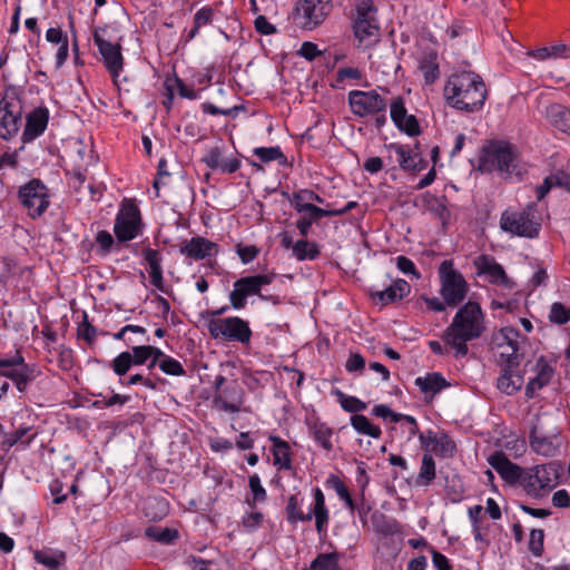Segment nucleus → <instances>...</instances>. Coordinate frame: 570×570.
<instances>
[{"mask_svg": "<svg viewBox=\"0 0 570 570\" xmlns=\"http://www.w3.org/2000/svg\"><path fill=\"white\" fill-rule=\"evenodd\" d=\"M391 147L397 154L399 164L402 169L416 171L425 167V164L420 154L412 153L401 145H392Z\"/></svg>", "mask_w": 570, "mask_h": 570, "instance_id": "2f4dec72", "label": "nucleus"}, {"mask_svg": "<svg viewBox=\"0 0 570 570\" xmlns=\"http://www.w3.org/2000/svg\"><path fill=\"white\" fill-rule=\"evenodd\" d=\"M268 440L273 444L272 452L274 464L279 465L281 469L291 470L292 460L288 443L276 435H271Z\"/></svg>", "mask_w": 570, "mask_h": 570, "instance_id": "7c9ffc66", "label": "nucleus"}, {"mask_svg": "<svg viewBox=\"0 0 570 570\" xmlns=\"http://www.w3.org/2000/svg\"><path fill=\"white\" fill-rule=\"evenodd\" d=\"M531 449L543 456H554L560 449L561 441L557 429L544 430L542 425H534L529 436Z\"/></svg>", "mask_w": 570, "mask_h": 570, "instance_id": "dca6fc26", "label": "nucleus"}, {"mask_svg": "<svg viewBox=\"0 0 570 570\" xmlns=\"http://www.w3.org/2000/svg\"><path fill=\"white\" fill-rule=\"evenodd\" d=\"M391 118L395 126H400V122L407 116V111L402 97H396L390 105Z\"/></svg>", "mask_w": 570, "mask_h": 570, "instance_id": "6e6d98bb", "label": "nucleus"}, {"mask_svg": "<svg viewBox=\"0 0 570 570\" xmlns=\"http://www.w3.org/2000/svg\"><path fill=\"white\" fill-rule=\"evenodd\" d=\"M488 97L481 76L473 71H462L449 77L444 86L446 104L464 112L479 111Z\"/></svg>", "mask_w": 570, "mask_h": 570, "instance_id": "f257e3e1", "label": "nucleus"}, {"mask_svg": "<svg viewBox=\"0 0 570 570\" xmlns=\"http://www.w3.org/2000/svg\"><path fill=\"white\" fill-rule=\"evenodd\" d=\"M254 155L263 163L273 160L278 161L279 165H285L287 159L278 146L275 147H257L254 149Z\"/></svg>", "mask_w": 570, "mask_h": 570, "instance_id": "a19ab883", "label": "nucleus"}, {"mask_svg": "<svg viewBox=\"0 0 570 570\" xmlns=\"http://www.w3.org/2000/svg\"><path fill=\"white\" fill-rule=\"evenodd\" d=\"M356 16L353 32L358 47L368 48L380 39V26L376 19V8L372 0H360L356 4Z\"/></svg>", "mask_w": 570, "mask_h": 570, "instance_id": "39448f33", "label": "nucleus"}, {"mask_svg": "<svg viewBox=\"0 0 570 570\" xmlns=\"http://www.w3.org/2000/svg\"><path fill=\"white\" fill-rule=\"evenodd\" d=\"M351 425L357 433L374 439H379L382 434L380 426L374 425L365 415L362 414H354L351 417Z\"/></svg>", "mask_w": 570, "mask_h": 570, "instance_id": "72a5a7b5", "label": "nucleus"}, {"mask_svg": "<svg viewBox=\"0 0 570 570\" xmlns=\"http://www.w3.org/2000/svg\"><path fill=\"white\" fill-rule=\"evenodd\" d=\"M207 330L214 340L237 342L242 345H248L253 335L248 322L237 316L209 318Z\"/></svg>", "mask_w": 570, "mask_h": 570, "instance_id": "6e6552de", "label": "nucleus"}, {"mask_svg": "<svg viewBox=\"0 0 570 570\" xmlns=\"http://www.w3.org/2000/svg\"><path fill=\"white\" fill-rule=\"evenodd\" d=\"M414 384L425 396H429L430 399L449 386L446 380L438 372L428 373L424 376L416 377Z\"/></svg>", "mask_w": 570, "mask_h": 570, "instance_id": "cd10ccee", "label": "nucleus"}, {"mask_svg": "<svg viewBox=\"0 0 570 570\" xmlns=\"http://www.w3.org/2000/svg\"><path fill=\"white\" fill-rule=\"evenodd\" d=\"M264 520L263 513L258 511L248 512L243 517V525L245 529L253 531L257 529Z\"/></svg>", "mask_w": 570, "mask_h": 570, "instance_id": "0e129e2a", "label": "nucleus"}, {"mask_svg": "<svg viewBox=\"0 0 570 570\" xmlns=\"http://www.w3.org/2000/svg\"><path fill=\"white\" fill-rule=\"evenodd\" d=\"M214 10L209 7H204L199 9L194 16V27L188 32V40H191L196 37L199 29L206 24H209L213 21Z\"/></svg>", "mask_w": 570, "mask_h": 570, "instance_id": "c03bdc74", "label": "nucleus"}, {"mask_svg": "<svg viewBox=\"0 0 570 570\" xmlns=\"http://www.w3.org/2000/svg\"><path fill=\"white\" fill-rule=\"evenodd\" d=\"M161 380L159 377L153 379V377H145L141 374H135L129 377V380L126 382L127 385H135L138 383H141L144 386L156 390L158 386V382Z\"/></svg>", "mask_w": 570, "mask_h": 570, "instance_id": "338daca9", "label": "nucleus"}, {"mask_svg": "<svg viewBox=\"0 0 570 570\" xmlns=\"http://www.w3.org/2000/svg\"><path fill=\"white\" fill-rule=\"evenodd\" d=\"M159 368L167 375L183 376L186 374L181 363L169 355L161 360Z\"/></svg>", "mask_w": 570, "mask_h": 570, "instance_id": "864d4df0", "label": "nucleus"}, {"mask_svg": "<svg viewBox=\"0 0 570 570\" xmlns=\"http://www.w3.org/2000/svg\"><path fill=\"white\" fill-rule=\"evenodd\" d=\"M549 320L559 325L568 323L570 321V308H567L559 302L553 303L550 308Z\"/></svg>", "mask_w": 570, "mask_h": 570, "instance_id": "603ef678", "label": "nucleus"}, {"mask_svg": "<svg viewBox=\"0 0 570 570\" xmlns=\"http://www.w3.org/2000/svg\"><path fill=\"white\" fill-rule=\"evenodd\" d=\"M420 69L423 72L424 79L428 83L434 82L440 75L439 65L435 57L433 56L422 59L420 61Z\"/></svg>", "mask_w": 570, "mask_h": 570, "instance_id": "de8ad7c7", "label": "nucleus"}, {"mask_svg": "<svg viewBox=\"0 0 570 570\" xmlns=\"http://www.w3.org/2000/svg\"><path fill=\"white\" fill-rule=\"evenodd\" d=\"M202 161L213 170H219L223 174H233L240 167V161L235 158H225L220 147L210 148L202 158Z\"/></svg>", "mask_w": 570, "mask_h": 570, "instance_id": "5701e85b", "label": "nucleus"}, {"mask_svg": "<svg viewBox=\"0 0 570 570\" xmlns=\"http://www.w3.org/2000/svg\"><path fill=\"white\" fill-rule=\"evenodd\" d=\"M297 212L306 213V215H304L296 222V227L303 237H306L308 235L313 223H316L318 219L323 217H333L334 214L331 213L330 209L321 208L315 205H299Z\"/></svg>", "mask_w": 570, "mask_h": 570, "instance_id": "a878e982", "label": "nucleus"}, {"mask_svg": "<svg viewBox=\"0 0 570 570\" xmlns=\"http://www.w3.org/2000/svg\"><path fill=\"white\" fill-rule=\"evenodd\" d=\"M291 205L298 210L299 205L306 206V205H313L312 202L316 203H324V199L316 194L315 191L311 189H301L296 193H293L291 199Z\"/></svg>", "mask_w": 570, "mask_h": 570, "instance_id": "79ce46f5", "label": "nucleus"}, {"mask_svg": "<svg viewBox=\"0 0 570 570\" xmlns=\"http://www.w3.org/2000/svg\"><path fill=\"white\" fill-rule=\"evenodd\" d=\"M92 38L102 57L105 67L110 72L112 79L116 80L124 67L120 45L106 40L98 30L94 32Z\"/></svg>", "mask_w": 570, "mask_h": 570, "instance_id": "f3484780", "label": "nucleus"}, {"mask_svg": "<svg viewBox=\"0 0 570 570\" xmlns=\"http://www.w3.org/2000/svg\"><path fill=\"white\" fill-rule=\"evenodd\" d=\"M440 294L450 307L461 304L468 293L469 285L463 275L453 267L452 261H443L439 266Z\"/></svg>", "mask_w": 570, "mask_h": 570, "instance_id": "0eeeda50", "label": "nucleus"}, {"mask_svg": "<svg viewBox=\"0 0 570 570\" xmlns=\"http://www.w3.org/2000/svg\"><path fill=\"white\" fill-rule=\"evenodd\" d=\"M35 560L43 564L50 570H58L61 562L65 560L62 552L56 553L47 550H38L35 552Z\"/></svg>", "mask_w": 570, "mask_h": 570, "instance_id": "ea45409f", "label": "nucleus"}, {"mask_svg": "<svg viewBox=\"0 0 570 570\" xmlns=\"http://www.w3.org/2000/svg\"><path fill=\"white\" fill-rule=\"evenodd\" d=\"M534 376L531 377L525 386V394L528 397H533L534 394L546 386L552 379L554 373L553 367L540 356L533 366Z\"/></svg>", "mask_w": 570, "mask_h": 570, "instance_id": "b1692460", "label": "nucleus"}, {"mask_svg": "<svg viewBox=\"0 0 570 570\" xmlns=\"http://www.w3.org/2000/svg\"><path fill=\"white\" fill-rule=\"evenodd\" d=\"M411 292L410 284L402 278L393 281V283L384 289L371 291L372 298L382 305L396 303L406 297Z\"/></svg>", "mask_w": 570, "mask_h": 570, "instance_id": "4be33fe9", "label": "nucleus"}, {"mask_svg": "<svg viewBox=\"0 0 570 570\" xmlns=\"http://www.w3.org/2000/svg\"><path fill=\"white\" fill-rule=\"evenodd\" d=\"M96 243L99 247L100 254L106 255L110 252V248L114 245V237L109 232L100 230L96 236Z\"/></svg>", "mask_w": 570, "mask_h": 570, "instance_id": "e2e57ef3", "label": "nucleus"}, {"mask_svg": "<svg viewBox=\"0 0 570 570\" xmlns=\"http://www.w3.org/2000/svg\"><path fill=\"white\" fill-rule=\"evenodd\" d=\"M134 365L130 352H121L111 362V368L118 376H124Z\"/></svg>", "mask_w": 570, "mask_h": 570, "instance_id": "3c124183", "label": "nucleus"}, {"mask_svg": "<svg viewBox=\"0 0 570 570\" xmlns=\"http://www.w3.org/2000/svg\"><path fill=\"white\" fill-rule=\"evenodd\" d=\"M21 124V105L18 100H2L0 104V137L10 139Z\"/></svg>", "mask_w": 570, "mask_h": 570, "instance_id": "a211bd4d", "label": "nucleus"}, {"mask_svg": "<svg viewBox=\"0 0 570 570\" xmlns=\"http://www.w3.org/2000/svg\"><path fill=\"white\" fill-rule=\"evenodd\" d=\"M145 535L160 543H171L178 537V532L169 528L148 527Z\"/></svg>", "mask_w": 570, "mask_h": 570, "instance_id": "a18cd8bd", "label": "nucleus"}, {"mask_svg": "<svg viewBox=\"0 0 570 570\" xmlns=\"http://www.w3.org/2000/svg\"><path fill=\"white\" fill-rule=\"evenodd\" d=\"M311 433L313 439L326 451H331L333 449V444L331 442V438L333 435V431L331 428L326 426L324 423H315L311 428Z\"/></svg>", "mask_w": 570, "mask_h": 570, "instance_id": "58836bf2", "label": "nucleus"}, {"mask_svg": "<svg viewBox=\"0 0 570 570\" xmlns=\"http://www.w3.org/2000/svg\"><path fill=\"white\" fill-rule=\"evenodd\" d=\"M332 10V0H296L291 18L298 29L312 31L324 23Z\"/></svg>", "mask_w": 570, "mask_h": 570, "instance_id": "20e7f679", "label": "nucleus"}, {"mask_svg": "<svg viewBox=\"0 0 570 570\" xmlns=\"http://www.w3.org/2000/svg\"><path fill=\"white\" fill-rule=\"evenodd\" d=\"M514 368L501 367L502 373L498 379V389L508 395L515 393L523 384V377L514 372Z\"/></svg>", "mask_w": 570, "mask_h": 570, "instance_id": "c756f323", "label": "nucleus"}, {"mask_svg": "<svg viewBox=\"0 0 570 570\" xmlns=\"http://www.w3.org/2000/svg\"><path fill=\"white\" fill-rule=\"evenodd\" d=\"M36 435L37 432H35L31 426H20L14 431L6 434L3 444L8 445L9 448L16 445L17 443L28 445Z\"/></svg>", "mask_w": 570, "mask_h": 570, "instance_id": "f704fd0d", "label": "nucleus"}, {"mask_svg": "<svg viewBox=\"0 0 570 570\" xmlns=\"http://www.w3.org/2000/svg\"><path fill=\"white\" fill-rule=\"evenodd\" d=\"M396 127L412 137L421 132L420 125L413 115H407L404 120L400 122V126Z\"/></svg>", "mask_w": 570, "mask_h": 570, "instance_id": "680f3d73", "label": "nucleus"}, {"mask_svg": "<svg viewBox=\"0 0 570 570\" xmlns=\"http://www.w3.org/2000/svg\"><path fill=\"white\" fill-rule=\"evenodd\" d=\"M226 381L223 375L215 377L213 405L218 411L237 413L243 409L245 392L237 381L225 385Z\"/></svg>", "mask_w": 570, "mask_h": 570, "instance_id": "1a4fd4ad", "label": "nucleus"}, {"mask_svg": "<svg viewBox=\"0 0 570 570\" xmlns=\"http://www.w3.org/2000/svg\"><path fill=\"white\" fill-rule=\"evenodd\" d=\"M493 356L501 367H518L520 364L519 338L505 346L493 351Z\"/></svg>", "mask_w": 570, "mask_h": 570, "instance_id": "c85d7f7f", "label": "nucleus"}, {"mask_svg": "<svg viewBox=\"0 0 570 570\" xmlns=\"http://www.w3.org/2000/svg\"><path fill=\"white\" fill-rule=\"evenodd\" d=\"M484 332L483 313L475 302L464 304L453 317L451 325L445 330L444 342L455 350L458 357L468 354V341L479 338Z\"/></svg>", "mask_w": 570, "mask_h": 570, "instance_id": "f03ea898", "label": "nucleus"}, {"mask_svg": "<svg viewBox=\"0 0 570 570\" xmlns=\"http://www.w3.org/2000/svg\"><path fill=\"white\" fill-rule=\"evenodd\" d=\"M139 208L132 200L125 199L116 216L114 233L119 242L136 238L142 232Z\"/></svg>", "mask_w": 570, "mask_h": 570, "instance_id": "9b49d317", "label": "nucleus"}, {"mask_svg": "<svg viewBox=\"0 0 570 570\" xmlns=\"http://www.w3.org/2000/svg\"><path fill=\"white\" fill-rule=\"evenodd\" d=\"M340 554L336 552L320 553L311 563L312 570H342L338 564Z\"/></svg>", "mask_w": 570, "mask_h": 570, "instance_id": "4c0bfd02", "label": "nucleus"}, {"mask_svg": "<svg viewBox=\"0 0 570 570\" xmlns=\"http://www.w3.org/2000/svg\"><path fill=\"white\" fill-rule=\"evenodd\" d=\"M499 474L509 482L519 481L522 484L524 470L509 461V463L500 471Z\"/></svg>", "mask_w": 570, "mask_h": 570, "instance_id": "13d9d810", "label": "nucleus"}, {"mask_svg": "<svg viewBox=\"0 0 570 570\" xmlns=\"http://www.w3.org/2000/svg\"><path fill=\"white\" fill-rule=\"evenodd\" d=\"M431 450L441 456H452L456 451L455 443L444 433L433 436Z\"/></svg>", "mask_w": 570, "mask_h": 570, "instance_id": "37998d69", "label": "nucleus"}, {"mask_svg": "<svg viewBox=\"0 0 570 570\" xmlns=\"http://www.w3.org/2000/svg\"><path fill=\"white\" fill-rule=\"evenodd\" d=\"M179 252L186 257L195 261H202L215 256L218 252V246L216 243L205 237L196 236L186 242L180 247Z\"/></svg>", "mask_w": 570, "mask_h": 570, "instance_id": "412c9836", "label": "nucleus"}, {"mask_svg": "<svg viewBox=\"0 0 570 570\" xmlns=\"http://www.w3.org/2000/svg\"><path fill=\"white\" fill-rule=\"evenodd\" d=\"M19 199L31 218L40 217L49 206L48 189L39 179L21 186Z\"/></svg>", "mask_w": 570, "mask_h": 570, "instance_id": "4468645a", "label": "nucleus"}, {"mask_svg": "<svg viewBox=\"0 0 570 570\" xmlns=\"http://www.w3.org/2000/svg\"><path fill=\"white\" fill-rule=\"evenodd\" d=\"M274 279L273 274H258L238 278L229 293V302L233 308L242 309L246 306V299L249 296L257 295L263 299H268L261 291L263 286L269 285Z\"/></svg>", "mask_w": 570, "mask_h": 570, "instance_id": "9d476101", "label": "nucleus"}, {"mask_svg": "<svg viewBox=\"0 0 570 570\" xmlns=\"http://www.w3.org/2000/svg\"><path fill=\"white\" fill-rule=\"evenodd\" d=\"M249 489L253 493V503L249 502V505L253 508L254 503L263 502L266 500L267 493L266 490L261 484V479L257 474H253L248 480Z\"/></svg>", "mask_w": 570, "mask_h": 570, "instance_id": "5fc2aeb1", "label": "nucleus"}, {"mask_svg": "<svg viewBox=\"0 0 570 570\" xmlns=\"http://www.w3.org/2000/svg\"><path fill=\"white\" fill-rule=\"evenodd\" d=\"M544 532L541 529H533L530 532L529 550L535 557H540L543 552Z\"/></svg>", "mask_w": 570, "mask_h": 570, "instance_id": "4d7b16f0", "label": "nucleus"}, {"mask_svg": "<svg viewBox=\"0 0 570 570\" xmlns=\"http://www.w3.org/2000/svg\"><path fill=\"white\" fill-rule=\"evenodd\" d=\"M327 483L332 485V488L335 490L337 495L345 502V504L351 510H354V508H355L354 501L352 500L348 489L346 488L344 482L337 475L332 474L328 478Z\"/></svg>", "mask_w": 570, "mask_h": 570, "instance_id": "8fccbe9b", "label": "nucleus"}, {"mask_svg": "<svg viewBox=\"0 0 570 570\" xmlns=\"http://www.w3.org/2000/svg\"><path fill=\"white\" fill-rule=\"evenodd\" d=\"M557 478L558 470L553 463L532 466L524 470L522 487L528 494L539 497L541 491L554 487Z\"/></svg>", "mask_w": 570, "mask_h": 570, "instance_id": "ddd939ff", "label": "nucleus"}, {"mask_svg": "<svg viewBox=\"0 0 570 570\" xmlns=\"http://www.w3.org/2000/svg\"><path fill=\"white\" fill-rule=\"evenodd\" d=\"M479 275H487L490 283L511 288L513 283L507 276L504 268L494 257L480 255L473 262Z\"/></svg>", "mask_w": 570, "mask_h": 570, "instance_id": "aec40b11", "label": "nucleus"}, {"mask_svg": "<svg viewBox=\"0 0 570 570\" xmlns=\"http://www.w3.org/2000/svg\"><path fill=\"white\" fill-rule=\"evenodd\" d=\"M351 110L355 116L365 117L385 112L387 102L375 90H352L348 94Z\"/></svg>", "mask_w": 570, "mask_h": 570, "instance_id": "2eb2a0df", "label": "nucleus"}, {"mask_svg": "<svg viewBox=\"0 0 570 570\" xmlns=\"http://www.w3.org/2000/svg\"><path fill=\"white\" fill-rule=\"evenodd\" d=\"M97 330L88 322V316L83 313V321L79 324L77 330L78 338H82L91 344L96 338Z\"/></svg>", "mask_w": 570, "mask_h": 570, "instance_id": "bf43d9fd", "label": "nucleus"}, {"mask_svg": "<svg viewBox=\"0 0 570 570\" xmlns=\"http://www.w3.org/2000/svg\"><path fill=\"white\" fill-rule=\"evenodd\" d=\"M341 406L350 413L357 414L366 409V403L355 396H350L341 391L336 392Z\"/></svg>", "mask_w": 570, "mask_h": 570, "instance_id": "49530a36", "label": "nucleus"}, {"mask_svg": "<svg viewBox=\"0 0 570 570\" xmlns=\"http://www.w3.org/2000/svg\"><path fill=\"white\" fill-rule=\"evenodd\" d=\"M436 476L435 462L431 454L425 453L422 456L419 474L415 478L416 487L430 485Z\"/></svg>", "mask_w": 570, "mask_h": 570, "instance_id": "473e14b6", "label": "nucleus"}, {"mask_svg": "<svg viewBox=\"0 0 570 570\" xmlns=\"http://www.w3.org/2000/svg\"><path fill=\"white\" fill-rule=\"evenodd\" d=\"M302 503L303 499L297 494H292L287 499V504L285 507L287 522L291 524H296L299 521L309 522L314 517L316 531L318 533L324 532L330 520V512L326 508L325 497L322 490L320 488L314 489V507L306 513L302 510Z\"/></svg>", "mask_w": 570, "mask_h": 570, "instance_id": "7ed1b4c3", "label": "nucleus"}, {"mask_svg": "<svg viewBox=\"0 0 570 570\" xmlns=\"http://www.w3.org/2000/svg\"><path fill=\"white\" fill-rule=\"evenodd\" d=\"M517 338H520V333L513 327H503L500 331L495 332L491 337V350L492 352L502 348L512 342H515Z\"/></svg>", "mask_w": 570, "mask_h": 570, "instance_id": "c9c22d12", "label": "nucleus"}, {"mask_svg": "<svg viewBox=\"0 0 570 570\" xmlns=\"http://www.w3.org/2000/svg\"><path fill=\"white\" fill-rule=\"evenodd\" d=\"M546 119L554 128L570 135V109L560 104H551L546 108Z\"/></svg>", "mask_w": 570, "mask_h": 570, "instance_id": "bb28decb", "label": "nucleus"}, {"mask_svg": "<svg viewBox=\"0 0 570 570\" xmlns=\"http://www.w3.org/2000/svg\"><path fill=\"white\" fill-rule=\"evenodd\" d=\"M347 372H362L365 368V358L360 353H352L345 363Z\"/></svg>", "mask_w": 570, "mask_h": 570, "instance_id": "774afa93", "label": "nucleus"}, {"mask_svg": "<svg viewBox=\"0 0 570 570\" xmlns=\"http://www.w3.org/2000/svg\"><path fill=\"white\" fill-rule=\"evenodd\" d=\"M48 124V110L37 108L27 116L26 127L22 132V144H27L39 137Z\"/></svg>", "mask_w": 570, "mask_h": 570, "instance_id": "393cba45", "label": "nucleus"}, {"mask_svg": "<svg viewBox=\"0 0 570 570\" xmlns=\"http://www.w3.org/2000/svg\"><path fill=\"white\" fill-rule=\"evenodd\" d=\"M534 210L535 203L528 204L522 210H504L500 217L501 229L519 237H538L541 224L533 218Z\"/></svg>", "mask_w": 570, "mask_h": 570, "instance_id": "423d86ee", "label": "nucleus"}, {"mask_svg": "<svg viewBox=\"0 0 570 570\" xmlns=\"http://www.w3.org/2000/svg\"><path fill=\"white\" fill-rule=\"evenodd\" d=\"M373 415L377 417H382L384 420H390L391 422H401L402 414L393 412L387 405L379 404L375 405L372 410Z\"/></svg>", "mask_w": 570, "mask_h": 570, "instance_id": "052dcab7", "label": "nucleus"}, {"mask_svg": "<svg viewBox=\"0 0 570 570\" xmlns=\"http://www.w3.org/2000/svg\"><path fill=\"white\" fill-rule=\"evenodd\" d=\"M130 356L132 358L134 365L145 364L150 358L149 352H148V345L132 346Z\"/></svg>", "mask_w": 570, "mask_h": 570, "instance_id": "69168bd1", "label": "nucleus"}, {"mask_svg": "<svg viewBox=\"0 0 570 570\" xmlns=\"http://www.w3.org/2000/svg\"><path fill=\"white\" fill-rule=\"evenodd\" d=\"M293 254L298 261H313L320 255V249L315 243L299 239L293 246Z\"/></svg>", "mask_w": 570, "mask_h": 570, "instance_id": "e433bc0d", "label": "nucleus"}, {"mask_svg": "<svg viewBox=\"0 0 570 570\" xmlns=\"http://www.w3.org/2000/svg\"><path fill=\"white\" fill-rule=\"evenodd\" d=\"M38 374L37 367L27 364L19 352L10 357H0V376L10 379L20 392H23Z\"/></svg>", "mask_w": 570, "mask_h": 570, "instance_id": "f8f14e48", "label": "nucleus"}, {"mask_svg": "<svg viewBox=\"0 0 570 570\" xmlns=\"http://www.w3.org/2000/svg\"><path fill=\"white\" fill-rule=\"evenodd\" d=\"M492 161L497 165L499 171L507 175L520 176L518 168V155L514 148L507 142H499L492 146L490 151Z\"/></svg>", "mask_w": 570, "mask_h": 570, "instance_id": "6ab92c4d", "label": "nucleus"}, {"mask_svg": "<svg viewBox=\"0 0 570 570\" xmlns=\"http://www.w3.org/2000/svg\"><path fill=\"white\" fill-rule=\"evenodd\" d=\"M167 509H168V504L165 500H158L156 498H149L147 499L146 503H145V512H146V515H150L151 518L156 519H161L163 517L166 515L167 513Z\"/></svg>", "mask_w": 570, "mask_h": 570, "instance_id": "09e8293b", "label": "nucleus"}]
</instances>
